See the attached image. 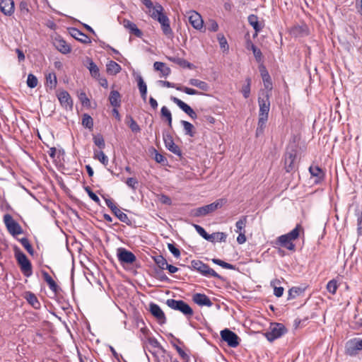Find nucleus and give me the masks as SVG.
<instances>
[{"mask_svg":"<svg viewBox=\"0 0 362 362\" xmlns=\"http://www.w3.org/2000/svg\"><path fill=\"white\" fill-rule=\"evenodd\" d=\"M300 228V224H297L295 228H293L291 232L278 237L276 240V245H279L288 250L295 251L296 246L293 243V240L298 238Z\"/></svg>","mask_w":362,"mask_h":362,"instance_id":"f257e3e1","label":"nucleus"},{"mask_svg":"<svg viewBox=\"0 0 362 362\" xmlns=\"http://www.w3.org/2000/svg\"><path fill=\"white\" fill-rule=\"evenodd\" d=\"M226 202L227 200L226 199H218L211 204L191 209L189 215L192 217L207 216L214 212L216 210L221 209Z\"/></svg>","mask_w":362,"mask_h":362,"instance_id":"f03ea898","label":"nucleus"},{"mask_svg":"<svg viewBox=\"0 0 362 362\" xmlns=\"http://www.w3.org/2000/svg\"><path fill=\"white\" fill-rule=\"evenodd\" d=\"M13 252L15 258L23 274L26 277L31 276L33 274V267L30 261L18 246L15 245L13 247Z\"/></svg>","mask_w":362,"mask_h":362,"instance_id":"7ed1b4c3","label":"nucleus"},{"mask_svg":"<svg viewBox=\"0 0 362 362\" xmlns=\"http://www.w3.org/2000/svg\"><path fill=\"white\" fill-rule=\"evenodd\" d=\"M189 268L197 271L204 276H212L218 279H223V277L221 275L201 260H192Z\"/></svg>","mask_w":362,"mask_h":362,"instance_id":"20e7f679","label":"nucleus"},{"mask_svg":"<svg viewBox=\"0 0 362 362\" xmlns=\"http://www.w3.org/2000/svg\"><path fill=\"white\" fill-rule=\"evenodd\" d=\"M287 332V328L282 323L272 322L268 330L264 333V336L269 341L272 342L281 337Z\"/></svg>","mask_w":362,"mask_h":362,"instance_id":"39448f33","label":"nucleus"},{"mask_svg":"<svg viewBox=\"0 0 362 362\" xmlns=\"http://www.w3.org/2000/svg\"><path fill=\"white\" fill-rule=\"evenodd\" d=\"M165 303L171 309L178 310L187 317H191L193 315L192 308L182 300L170 298L166 300Z\"/></svg>","mask_w":362,"mask_h":362,"instance_id":"423d86ee","label":"nucleus"},{"mask_svg":"<svg viewBox=\"0 0 362 362\" xmlns=\"http://www.w3.org/2000/svg\"><path fill=\"white\" fill-rule=\"evenodd\" d=\"M3 220L7 230L13 237H16V235L23 233L21 225L13 218L11 214H6L4 216Z\"/></svg>","mask_w":362,"mask_h":362,"instance_id":"0eeeda50","label":"nucleus"},{"mask_svg":"<svg viewBox=\"0 0 362 362\" xmlns=\"http://www.w3.org/2000/svg\"><path fill=\"white\" fill-rule=\"evenodd\" d=\"M117 257L121 265L132 264L136 261L135 255L124 247H119L117 250Z\"/></svg>","mask_w":362,"mask_h":362,"instance_id":"6e6552de","label":"nucleus"},{"mask_svg":"<svg viewBox=\"0 0 362 362\" xmlns=\"http://www.w3.org/2000/svg\"><path fill=\"white\" fill-rule=\"evenodd\" d=\"M221 337L223 341H226L227 344L232 348H235L240 344L239 337L230 329L226 328L221 331Z\"/></svg>","mask_w":362,"mask_h":362,"instance_id":"1a4fd4ad","label":"nucleus"},{"mask_svg":"<svg viewBox=\"0 0 362 362\" xmlns=\"http://www.w3.org/2000/svg\"><path fill=\"white\" fill-rule=\"evenodd\" d=\"M297 152L296 150L292 148L287 150L284 155V168L287 173L296 170Z\"/></svg>","mask_w":362,"mask_h":362,"instance_id":"9d476101","label":"nucleus"},{"mask_svg":"<svg viewBox=\"0 0 362 362\" xmlns=\"http://www.w3.org/2000/svg\"><path fill=\"white\" fill-rule=\"evenodd\" d=\"M258 104L259 107V117L268 119L270 109L269 94L266 93L263 98H258Z\"/></svg>","mask_w":362,"mask_h":362,"instance_id":"9b49d317","label":"nucleus"},{"mask_svg":"<svg viewBox=\"0 0 362 362\" xmlns=\"http://www.w3.org/2000/svg\"><path fill=\"white\" fill-rule=\"evenodd\" d=\"M290 35L293 37H303L309 35L310 30L308 26L302 23L300 25H294L289 30Z\"/></svg>","mask_w":362,"mask_h":362,"instance_id":"f8f14e48","label":"nucleus"},{"mask_svg":"<svg viewBox=\"0 0 362 362\" xmlns=\"http://www.w3.org/2000/svg\"><path fill=\"white\" fill-rule=\"evenodd\" d=\"M163 141L165 148L168 151L178 156L180 158H182V151L180 150V147L175 144L173 139L170 134H163Z\"/></svg>","mask_w":362,"mask_h":362,"instance_id":"ddd939ff","label":"nucleus"},{"mask_svg":"<svg viewBox=\"0 0 362 362\" xmlns=\"http://www.w3.org/2000/svg\"><path fill=\"white\" fill-rule=\"evenodd\" d=\"M157 21L160 24L163 35H165L168 38L172 39L174 37V33L170 28L169 18L164 14L163 16H161V17H159Z\"/></svg>","mask_w":362,"mask_h":362,"instance_id":"4468645a","label":"nucleus"},{"mask_svg":"<svg viewBox=\"0 0 362 362\" xmlns=\"http://www.w3.org/2000/svg\"><path fill=\"white\" fill-rule=\"evenodd\" d=\"M149 311L151 315L156 318L159 324L163 325L166 323V317L164 312L160 306L154 303L149 304Z\"/></svg>","mask_w":362,"mask_h":362,"instance_id":"2eb2a0df","label":"nucleus"},{"mask_svg":"<svg viewBox=\"0 0 362 362\" xmlns=\"http://www.w3.org/2000/svg\"><path fill=\"white\" fill-rule=\"evenodd\" d=\"M170 100L174 103H175L184 112L188 115L192 119H196L197 117V115L194 111V110L180 99L174 96H171Z\"/></svg>","mask_w":362,"mask_h":362,"instance_id":"dca6fc26","label":"nucleus"},{"mask_svg":"<svg viewBox=\"0 0 362 362\" xmlns=\"http://www.w3.org/2000/svg\"><path fill=\"white\" fill-rule=\"evenodd\" d=\"M58 100L61 105L66 110H71L73 108V100L69 93L64 90L59 91L57 94Z\"/></svg>","mask_w":362,"mask_h":362,"instance_id":"f3484780","label":"nucleus"},{"mask_svg":"<svg viewBox=\"0 0 362 362\" xmlns=\"http://www.w3.org/2000/svg\"><path fill=\"white\" fill-rule=\"evenodd\" d=\"M361 351L360 345L358 343V338H354L346 343L345 352L350 356H356Z\"/></svg>","mask_w":362,"mask_h":362,"instance_id":"a211bd4d","label":"nucleus"},{"mask_svg":"<svg viewBox=\"0 0 362 362\" xmlns=\"http://www.w3.org/2000/svg\"><path fill=\"white\" fill-rule=\"evenodd\" d=\"M69 33L72 37L83 44H89L91 42L88 35L76 28H69Z\"/></svg>","mask_w":362,"mask_h":362,"instance_id":"6ab92c4d","label":"nucleus"},{"mask_svg":"<svg viewBox=\"0 0 362 362\" xmlns=\"http://www.w3.org/2000/svg\"><path fill=\"white\" fill-rule=\"evenodd\" d=\"M192 300L196 304L200 306L211 307L213 305V303L211 302L210 298L204 293H194L192 296Z\"/></svg>","mask_w":362,"mask_h":362,"instance_id":"aec40b11","label":"nucleus"},{"mask_svg":"<svg viewBox=\"0 0 362 362\" xmlns=\"http://www.w3.org/2000/svg\"><path fill=\"white\" fill-rule=\"evenodd\" d=\"M189 22L192 26L197 30H200L203 27L202 16L194 11L189 13Z\"/></svg>","mask_w":362,"mask_h":362,"instance_id":"412c9836","label":"nucleus"},{"mask_svg":"<svg viewBox=\"0 0 362 362\" xmlns=\"http://www.w3.org/2000/svg\"><path fill=\"white\" fill-rule=\"evenodd\" d=\"M259 71L262 78L264 86L267 90V93H269V92H270L272 89V81L270 75L266 69L265 66L263 65L259 66Z\"/></svg>","mask_w":362,"mask_h":362,"instance_id":"4be33fe9","label":"nucleus"},{"mask_svg":"<svg viewBox=\"0 0 362 362\" xmlns=\"http://www.w3.org/2000/svg\"><path fill=\"white\" fill-rule=\"evenodd\" d=\"M0 11L5 15L10 16L14 13V2L13 0H3L0 3Z\"/></svg>","mask_w":362,"mask_h":362,"instance_id":"5701e85b","label":"nucleus"},{"mask_svg":"<svg viewBox=\"0 0 362 362\" xmlns=\"http://www.w3.org/2000/svg\"><path fill=\"white\" fill-rule=\"evenodd\" d=\"M309 171L311 175L315 177V184H319L324 180L325 173L319 166H310Z\"/></svg>","mask_w":362,"mask_h":362,"instance_id":"b1692460","label":"nucleus"},{"mask_svg":"<svg viewBox=\"0 0 362 362\" xmlns=\"http://www.w3.org/2000/svg\"><path fill=\"white\" fill-rule=\"evenodd\" d=\"M123 25L125 28L128 29L131 34L134 35L137 37H141L143 35L142 31L139 29L136 25L127 19L123 21Z\"/></svg>","mask_w":362,"mask_h":362,"instance_id":"393cba45","label":"nucleus"},{"mask_svg":"<svg viewBox=\"0 0 362 362\" xmlns=\"http://www.w3.org/2000/svg\"><path fill=\"white\" fill-rule=\"evenodd\" d=\"M54 46L61 53L66 54L71 52V47L68 43L62 38H56L54 40Z\"/></svg>","mask_w":362,"mask_h":362,"instance_id":"a878e982","label":"nucleus"},{"mask_svg":"<svg viewBox=\"0 0 362 362\" xmlns=\"http://www.w3.org/2000/svg\"><path fill=\"white\" fill-rule=\"evenodd\" d=\"M163 11L164 8L162 5L159 3H156L151 9H148V13L153 19L157 21L159 17L165 14Z\"/></svg>","mask_w":362,"mask_h":362,"instance_id":"bb28decb","label":"nucleus"},{"mask_svg":"<svg viewBox=\"0 0 362 362\" xmlns=\"http://www.w3.org/2000/svg\"><path fill=\"white\" fill-rule=\"evenodd\" d=\"M42 274L44 280L48 284L49 289L52 291L54 293H57L60 290V288L57 284V283L53 280V279L49 276V274L46 271H42Z\"/></svg>","mask_w":362,"mask_h":362,"instance_id":"cd10ccee","label":"nucleus"},{"mask_svg":"<svg viewBox=\"0 0 362 362\" xmlns=\"http://www.w3.org/2000/svg\"><path fill=\"white\" fill-rule=\"evenodd\" d=\"M24 298L26 299L28 303L32 305L35 309H40L41 307L40 303L39 302L37 296L30 291H26L24 295Z\"/></svg>","mask_w":362,"mask_h":362,"instance_id":"c85d7f7f","label":"nucleus"},{"mask_svg":"<svg viewBox=\"0 0 362 362\" xmlns=\"http://www.w3.org/2000/svg\"><path fill=\"white\" fill-rule=\"evenodd\" d=\"M109 101L113 107H119L121 105V95L117 90H112L110 93Z\"/></svg>","mask_w":362,"mask_h":362,"instance_id":"c756f323","label":"nucleus"},{"mask_svg":"<svg viewBox=\"0 0 362 362\" xmlns=\"http://www.w3.org/2000/svg\"><path fill=\"white\" fill-rule=\"evenodd\" d=\"M247 49H251L253 52L254 57L257 62H260L262 59V53L261 50L257 48L250 40L247 41Z\"/></svg>","mask_w":362,"mask_h":362,"instance_id":"7c9ffc66","label":"nucleus"},{"mask_svg":"<svg viewBox=\"0 0 362 362\" xmlns=\"http://www.w3.org/2000/svg\"><path fill=\"white\" fill-rule=\"evenodd\" d=\"M122 70L119 64L114 61H110L106 65V71L110 75H116Z\"/></svg>","mask_w":362,"mask_h":362,"instance_id":"2f4dec72","label":"nucleus"},{"mask_svg":"<svg viewBox=\"0 0 362 362\" xmlns=\"http://www.w3.org/2000/svg\"><path fill=\"white\" fill-rule=\"evenodd\" d=\"M112 213L120 221L126 223L127 226L132 225V222L128 216L122 212L118 207L116 209V210H114Z\"/></svg>","mask_w":362,"mask_h":362,"instance_id":"473e14b6","label":"nucleus"},{"mask_svg":"<svg viewBox=\"0 0 362 362\" xmlns=\"http://www.w3.org/2000/svg\"><path fill=\"white\" fill-rule=\"evenodd\" d=\"M247 21L249 24L255 30V35H257V33L262 30V26L259 23L258 17L256 15L250 14L247 18Z\"/></svg>","mask_w":362,"mask_h":362,"instance_id":"72a5a7b5","label":"nucleus"},{"mask_svg":"<svg viewBox=\"0 0 362 362\" xmlns=\"http://www.w3.org/2000/svg\"><path fill=\"white\" fill-rule=\"evenodd\" d=\"M189 84L197 87L204 91H208L209 90V86L207 83L197 78H190L189 80Z\"/></svg>","mask_w":362,"mask_h":362,"instance_id":"f704fd0d","label":"nucleus"},{"mask_svg":"<svg viewBox=\"0 0 362 362\" xmlns=\"http://www.w3.org/2000/svg\"><path fill=\"white\" fill-rule=\"evenodd\" d=\"M210 238L208 241L211 243L215 242H226L227 238V234L223 232H215L209 235Z\"/></svg>","mask_w":362,"mask_h":362,"instance_id":"c9c22d12","label":"nucleus"},{"mask_svg":"<svg viewBox=\"0 0 362 362\" xmlns=\"http://www.w3.org/2000/svg\"><path fill=\"white\" fill-rule=\"evenodd\" d=\"M305 291L304 288L293 286L288 290V300L296 298L297 296L302 295Z\"/></svg>","mask_w":362,"mask_h":362,"instance_id":"e433bc0d","label":"nucleus"},{"mask_svg":"<svg viewBox=\"0 0 362 362\" xmlns=\"http://www.w3.org/2000/svg\"><path fill=\"white\" fill-rule=\"evenodd\" d=\"M180 122L183 127L185 134L191 137L194 136L195 131L194 125L190 122L185 120H182Z\"/></svg>","mask_w":362,"mask_h":362,"instance_id":"4c0bfd02","label":"nucleus"},{"mask_svg":"<svg viewBox=\"0 0 362 362\" xmlns=\"http://www.w3.org/2000/svg\"><path fill=\"white\" fill-rule=\"evenodd\" d=\"M168 60H170L172 62H174L179 66H182V68H189L192 69V64L185 60V59L180 58V57H168Z\"/></svg>","mask_w":362,"mask_h":362,"instance_id":"58836bf2","label":"nucleus"},{"mask_svg":"<svg viewBox=\"0 0 362 362\" xmlns=\"http://www.w3.org/2000/svg\"><path fill=\"white\" fill-rule=\"evenodd\" d=\"M153 67L156 71H160L164 76H168L171 72L170 69L166 66L163 62H156L153 64Z\"/></svg>","mask_w":362,"mask_h":362,"instance_id":"ea45409f","label":"nucleus"},{"mask_svg":"<svg viewBox=\"0 0 362 362\" xmlns=\"http://www.w3.org/2000/svg\"><path fill=\"white\" fill-rule=\"evenodd\" d=\"M88 66L87 68L90 71V75L95 78H98L100 77V72L98 66L90 59H88Z\"/></svg>","mask_w":362,"mask_h":362,"instance_id":"a19ab883","label":"nucleus"},{"mask_svg":"<svg viewBox=\"0 0 362 362\" xmlns=\"http://www.w3.org/2000/svg\"><path fill=\"white\" fill-rule=\"evenodd\" d=\"M45 78L47 87H49L50 89L55 88L57 84L56 74L54 73H49L46 75Z\"/></svg>","mask_w":362,"mask_h":362,"instance_id":"79ce46f5","label":"nucleus"},{"mask_svg":"<svg viewBox=\"0 0 362 362\" xmlns=\"http://www.w3.org/2000/svg\"><path fill=\"white\" fill-rule=\"evenodd\" d=\"M153 259L156 263V264L159 268V270L165 269V266L168 265V262L166 259L163 255H157L153 257Z\"/></svg>","mask_w":362,"mask_h":362,"instance_id":"37998d69","label":"nucleus"},{"mask_svg":"<svg viewBox=\"0 0 362 362\" xmlns=\"http://www.w3.org/2000/svg\"><path fill=\"white\" fill-rule=\"evenodd\" d=\"M247 216H242L235 223L236 229L235 232L240 233L241 232H245V228L247 223Z\"/></svg>","mask_w":362,"mask_h":362,"instance_id":"c03bdc74","label":"nucleus"},{"mask_svg":"<svg viewBox=\"0 0 362 362\" xmlns=\"http://www.w3.org/2000/svg\"><path fill=\"white\" fill-rule=\"evenodd\" d=\"M127 119H128L127 124L129 127L131 129L132 132L134 133L140 132L141 128L136 122L134 119V118L131 115L127 116Z\"/></svg>","mask_w":362,"mask_h":362,"instance_id":"a18cd8bd","label":"nucleus"},{"mask_svg":"<svg viewBox=\"0 0 362 362\" xmlns=\"http://www.w3.org/2000/svg\"><path fill=\"white\" fill-rule=\"evenodd\" d=\"M276 284H280V281L278 279H274L271 281V286L274 287V294L275 296L279 298L283 296L284 288L281 286L277 287L276 286Z\"/></svg>","mask_w":362,"mask_h":362,"instance_id":"49530a36","label":"nucleus"},{"mask_svg":"<svg viewBox=\"0 0 362 362\" xmlns=\"http://www.w3.org/2000/svg\"><path fill=\"white\" fill-rule=\"evenodd\" d=\"M211 262L217 265L221 266V267L227 269L235 270L236 269L235 266L228 262H226L220 259L213 258L211 259Z\"/></svg>","mask_w":362,"mask_h":362,"instance_id":"de8ad7c7","label":"nucleus"},{"mask_svg":"<svg viewBox=\"0 0 362 362\" xmlns=\"http://www.w3.org/2000/svg\"><path fill=\"white\" fill-rule=\"evenodd\" d=\"M151 150H152V153H154V155H155L154 159L158 163L162 164L163 165H167L168 160L164 156L159 153L158 152V151L154 148H152Z\"/></svg>","mask_w":362,"mask_h":362,"instance_id":"09e8293b","label":"nucleus"},{"mask_svg":"<svg viewBox=\"0 0 362 362\" xmlns=\"http://www.w3.org/2000/svg\"><path fill=\"white\" fill-rule=\"evenodd\" d=\"M18 240L21 243V245L24 247V248L30 255H34V249L33 248V246L31 245L27 238H22L18 239Z\"/></svg>","mask_w":362,"mask_h":362,"instance_id":"8fccbe9b","label":"nucleus"},{"mask_svg":"<svg viewBox=\"0 0 362 362\" xmlns=\"http://www.w3.org/2000/svg\"><path fill=\"white\" fill-rule=\"evenodd\" d=\"M160 114L163 117H165L168 122V126L172 127V114L166 106L162 107L160 110Z\"/></svg>","mask_w":362,"mask_h":362,"instance_id":"3c124183","label":"nucleus"},{"mask_svg":"<svg viewBox=\"0 0 362 362\" xmlns=\"http://www.w3.org/2000/svg\"><path fill=\"white\" fill-rule=\"evenodd\" d=\"M267 119H265V118H262V117L258 118V124H257V127L256 129V136H259L264 133V129L266 127V123L267 122Z\"/></svg>","mask_w":362,"mask_h":362,"instance_id":"603ef678","label":"nucleus"},{"mask_svg":"<svg viewBox=\"0 0 362 362\" xmlns=\"http://www.w3.org/2000/svg\"><path fill=\"white\" fill-rule=\"evenodd\" d=\"M82 125L89 129L93 127V118L88 114H83L82 117Z\"/></svg>","mask_w":362,"mask_h":362,"instance_id":"864d4df0","label":"nucleus"},{"mask_svg":"<svg viewBox=\"0 0 362 362\" xmlns=\"http://www.w3.org/2000/svg\"><path fill=\"white\" fill-rule=\"evenodd\" d=\"M176 90L181 91V92H184L188 95H202V93L197 91L195 89L188 88L186 86H183L181 85H179L178 86H177Z\"/></svg>","mask_w":362,"mask_h":362,"instance_id":"5fc2aeb1","label":"nucleus"},{"mask_svg":"<svg viewBox=\"0 0 362 362\" xmlns=\"http://www.w3.org/2000/svg\"><path fill=\"white\" fill-rule=\"evenodd\" d=\"M355 216L357 218V233L358 235H362V211L356 209Z\"/></svg>","mask_w":362,"mask_h":362,"instance_id":"6e6d98bb","label":"nucleus"},{"mask_svg":"<svg viewBox=\"0 0 362 362\" xmlns=\"http://www.w3.org/2000/svg\"><path fill=\"white\" fill-rule=\"evenodd\" d=\"M94 158L99 160L104 165H107L108 163V158L103 151H95Z\"/></svg>","mask_w":362,"mask_h":362,"instance_id":"4d7b16f0","label":"nucleus"},{"mask_svg":"<svg viewBox=\"0 0 362 362\" xmlns=\"http://www.w3.org/2000/svg\"><path fill=\"white\" fill-rule=\"evenodd\" d=\"M245 81L246 84L243 86L241 92L243 97L247 98L250 95L251 78L247 77Z\"/></svg>","mask_w":362,"mask_h":362,"instance_id":"13d9d810","label":"nucleus"},{"mask_svg":"<svg viewBox=\"0 0 362 362\" xmlns=\"http://www.w3.org/2000/svg\"><path fill=\"white\" fill-rule=\"evenodd\" d=\"M172 346L176 349L180 356L185 361V362L189 361V356L185 352V351L179 346L177 344H175L173 342H171Z\"/></svg>","mask_w":362,"mask_h":362,"instance_id":"bf43d9fd","label":"nucleus"},{"mask_svg":"<svg viewBox=\"0 0 362 362\" xmlns=\"http://www.w3.org/2000/svg\"><path fill=\"white\" fill-rule=\"evenodd\" d=\"M93 140L95 145L98 146L99 148L103 149L105 147V140L101 134L93 136Z\"/></svg>","mask_w":362,"mask_h":362,"instance_id":"052dcab7","label":"nucleus"},{"mask_svg":"<svg viewBox=\"0 0 362 362\" xmlns=\"http://www.w3.org/2000/svg\"><path fill=\"white\" fill-rule=\"evenodd\" d=\"M338 288L337 281L335 279L330 280L327 284V290L332 294H335Z\"/></svg>","mask_w":362,"mask_h":362,"instance_id":"680f3d73","label":"nucleus"},{"mask_svg":"<svg viewBox=\"0 0 362 362\" xmlns=\"http://www.w3.org/2000/svg\"><path fill=\"white\" fill-rule=\"evenodd\" d=\"M193 226L195 228L197 233L200 236H202L204 239H205L206 240H208L209 238H210V237H209L210 234L207 233L203 227H202L201 226L197 225V224H193Z\"/></svg>","mask_w":362,"mask_h":362,"instance_id":"e2e57ef3","label":"nucleus"},{"mask_svg":"<svg viewBox=\"0 0 362 362\" xmlns=\"http://www.w3.org/2000/svg\"><path fill=\"white\" fill-rule=\"evenodd\" d=\"M37 82H38L37 78L34 74H29L28 75L27 85L29 88H35L37 86Z\"/></svg>","mask_w":362,"mask_h":362,"instance_id":"0e129e2a","label":"nucleus"},{"mask_svg":"<svg viewBox=\"0 0 362 362\" xmlns=\"http://www.w3.org/2000/svg\"><path fill=\"white\" fill-rule=\"evenodd\" d=\"M85 191L87 192L89 197L94 201L98 205H100V200L99 197L92 191L90 187H84Z\"/></svg>","mask_w":362,"mask_h":362,"instance_id":"69168bd1","label":"nucleus"},{"mask_svg":"<svg viewBox=\"0 0 362 362\" xmlns=\"http://www.w3.org/2000/svg\"><path fill=\"white\" fill-rule=\"evenodd\" d=\"M217 38L220 45V47L221 49H223L224 51L228 50V45L226 40V38L224 37L223 34H218Z\"/></svg>","mask_w":362,"mask_h":362,"instance_id":"338daca9","label":"nucleus"},{"mask_svg":"<svg viewBox=\"0 0 362 362\" xmlns=\"http://www.w3.org/2000/svg\"><path fill=\"white\" fill-rule=\"evenodd\" d=\"M136 81L139 92H147V86L141 75L137 76Z\"/></svg>","mask_w":362,"mask_h":362,"instance_id":"774afa93","label":"nucleus"}]
</instances>
